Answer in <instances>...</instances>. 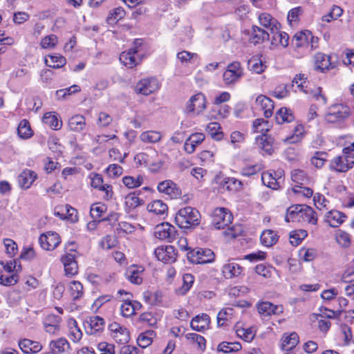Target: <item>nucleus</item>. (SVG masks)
Returning <instances> with one entry per match:
<instances>
[{
  "mask_svg": "<svg viewBox=\"0 0 354 354\" xmlns=\"http://www.w3.org/2000/svg\"><path fill=\"white\" fill-rule=\"evenodd\" d=\"M200 219V212L196 209L187 206L178 211L175 222L180 228L189 229L198 225Z\"/></svg>",
  "mask_w": 354,
  "mask_h": 354,
  "instance_id": "1",
  "label": "nucleus"
},
{
  "mask_svg": "<svg viewBox=\"0 0 354 354\" xmlns=\"http://www.w3.org/2000/svg\"><path fill=\"white\" fill-rule=\"evenodd\" d=\"M351 108L343 104H335L330 106L325 114L324 120L327 123L339 124L351 115Z\"/></svg>",
  "mask_w": 354,
  "mask_h": 354,
  "instance_id": "2",
  "label": "nucleus"
},
{
  "mask_svg": "<svg viewBox=\"0 0 354 354\" xmlns=\"http://www.w3.org/2000/svg\"><path fill=\"white\" fill-rule=\"evenodd\" d=\"M244 75L243 68L237 61L227 64L223 74L224 84L229 87H233L238 83Z\"/></svg>",
  "mask_w": 354,
  "mask_h": 354,
  "instance_id": "3",
  "label": "nucleus"
},
{
  "mask_svg": "<svg viewBox=\"0 0 354 354\" xmlns=\"http://www.w3.org/2000/svg\"><path fill=\"white\" fill-rule=\"evenodd\" d=\"M187 259L194 264L209 263L214 261L215 254L209 248H195L187 253Z\"/></svg>",
  "mask_w": 354,
  "mask_h": 354,
  "instance_id": "4",
  "label": "nucleus"
},
{
  "mask_svg": "<svg viewBox=\"0 0 354 354\" xmlns=\"http://www.w3.org/2000/svg\"><path fill=\"white\" fill-rule=\"evenodd\" d=\"M232 214L225 207L216 208L212 214V224L216 229H224L232 223Z\"/></svg>",
  "mask_w": 354,
  "mask_h": 354,
  "instance_id": "5",
  "label": "nucleus"
},
{
  "mask_svg": "<svg viewBox=\"0 0 354 354\" xmlns=\"http://www.w3.org/2000/svg\"><path fill=\"white\" fill-rule=\"evenodd\" d=\"M154 236L161 241L171 243L177 239L178 232L174 225L162 223L155 227Z\"/></svg>",
  "mask_w": 354,
  "mask_h": 354,
  "instance_id": "6",
  "label": "nucleus"
},
{
  "mask_svg": "<svg viewBox=\"0 0 354 354\" xmlns=\"http://www.w3.org/2000/svg\"><path fill=\"white\" fill-rule=\"evenodd\" d=\"M354 156L342 154L335 157L330 163V169L337 172H346L353 167Z\"/></svg>",
  "mask_w": 354,
  "mask_h": 354,
  "instance_id": "7",
  "label": "nucleus"
},
{
  "mask_svg": "<svg viewBox=\"0 0 354 354\" xmlns=\"http://www.w3.org/2000/svg\"><path fill=\"white\" fill-rule=\"evenodd\" d=\"M159 88L158 80L155 77H149L139 81L135 87V91L138 94L149 95L158 90Z\"/></svg>",
  "mask_w": 354,
  "mask_h": 354,
  "instance_id": "8",
  "label": "nucleus"
},
{
  "mask_svg": "<svg viewBox=\"0 0 354 354\" xmlns=\"http://www.w3.org/2000/svg\"><path fill=\"white\" fill-rule=\"evenodd\" d=\"M206 108V99L202 93H198L191 97L188 101L185 111L187 113H192L198 115Z\"/></svg>",
  "mask_w": 354,
  "mask_h": 354,
  "instance_id": "9",
  "label": "nucleus"
},
{
  "mask_svg": "<svg viewBox=\"0 0 354 354\" xmlns=\"http://www.w3.org/2000/svg\"><path fill=\"white\" fill-rule=\"evenodd\" d=\"M39 242L41 248L51 251L59 245L61 239L57 233L50 231L41 234Z\"/></svg>",
  "mask_w": 354,
  "mask_h": 354,
  "instance_id": "10",
  "label": "nucleus"
},
{
  "mask_svg": "<svg viewBox=\"0 0 354 354\" xmlns=\"http://www.w3.org/2000/svg\"><path fill=\"white\" fill-rule=\"evenodd\" d=\"M157 189L159 192L167 195L170 198H177L181 196V189L171 180H165L158 184Z\"/></svg>",
  "mask_w": 354,
  "mask_h": 354,
  "instance_id": "11",
  "label": "nucleus"
},
{
  "mask_svg": "<svg viewBox=\"0 0 354 354\" xmlns=\"http://www.w3.org/2000/svg\"><path fill=\"white\" fill-rule=\"evenodd\" d=\"M154 254L159 261L165 263H171L176 260L177 254L175 248L172 245L158 247Z\"/></svg>",
  "mask_w": 354,
  "mask_h": 354,
  "instance_id": "12",
  "label": "nucleus"
},
{
  "mask_svg": "<svg viewBox=\"0 0 354 354\" xmlns=\"http://www.w3.org/2000/svg\"><path fill=\"white\" fill-rule=\"evenodd\" d=\"M261 180L264 185L272 189H278L283 182L282 171L274 172V174L270 171L263 172Z\"/></svg>",
  "mask_w": 354,
  "mask_h": 354,
  "instance_id": "13",
  "label": "nucleus"
},
{
  "mask_svg": "<svg viewBox=\"0 0 354 354\" xmlns=\"http://www.w3.org/2000/svg\"><path fill=\"white\" fill-rule=\"evenodd\" d=\"M75 258V255L71 253H66L62 257L66 275L72 277L77 273L78 266Z\"/></svg>",
  "mask_w": 354,
  "mask_h": 354,
  "instance_id": "14",
  "label": "nucleus"
},
{
  "mask_svg": "<svg viewBox=\"0 0 354 354\" xmlns=\"http://www.w3.org/2000/svg\"><path fill=\"white\" fill-rule=\"evenodd\" d=\"M243 272V268L234 260H229L222 268V274L225 279L239 277Z\"/></svg>",
  "mask_w": 354,
  "mask_h": 354,
  "instance_id": "15",
  "label": "nucleus"
},
{
  "mask_svg": "<svg viewBox=\"0 0 354 354\" xmlns=\"http://www.w3.org/2000/svg\"><path fill=\"white\" fill-rule=\"evenodd\" d=\"M257 310L263 316L279 315L283 313L282 306H276L269 301H262L257 304Z\"/></svg>",
  "mask_w": 354,
  "mask_h": 354,
  "instance_id": "16",
  "label": "nucleus"
},
{
  "mask_svg": "<svg viewBox=\"0 0 354 354\" xmlns=\"http://www.w3.org/2000/svg\"><path fill=\"white\" fill-rule=\"evenodd\" d=\"M258 19L261 26L266 28V30L270 32L281 29V24L268 13L260 14Z\"/></svg>",
  "mask_w": 354,
  "mask_h": 354,
  "instance_id": "17",
  "label": "nucleus"
},
{
  "mask_svg": "<svg viewBox=\"0 0 354 354\" xmlns=\"http://www.w3.org/2000/svg\"><path fill=\"white\" fill-rule=\"evenodd\" d=\"M270 32L257 26H252L250 41L254 44H261L270 39Z\"/></svg>",
  "mask_w": 354,
  "mask_h": 354,
  "instance_id": "18",
  "label": "nucleus"
},
{
  "mask_svg": "<svg viewBox=\"0 0 354 354\" xmlns=\"http://www.w3.org/2000/svg\"><path fill=\"white\" fill-rule=\"evenodd\" d=\"M138 50L130 48L127 52H122L120 55V61L127 67L132 68L139 64L136 54Z\"/></svg>",
  "mask_w": 354,
  "mask_h": 354,
  "instance_id": "19",
  "label": "nucleus"
},
{
  "mask_svg": "<svg viewBox=\"0 0 354 354\" xmlns=\"http://www.w3.org/2000/svg\"><path fill=\"white\" fill-rule=\"evenodd\" d=\"M104 327V320L99 316H93L86 321L85 328L86 333L94 335L97 332L102 331Z\"/></svg>",
  "mask_w": 354,
  "mask_h": 354,
  "instance_id": "20",
  "label": "nucleus"
},
{
  "mask_svg": "<svg viewBox=\"0 0 354 354\" xmlns=\"http://www.w3.org/2000/svg\"><path fill=\"white\" fill-rule=\"evenodd\" d=\"M255 104L264 111V116L266 118L272 116L274 102L270 98L266 95H260L257 97Z\"/></svg>",
  "mask_w": 354,
  "mask_h": 354,
  "instance_id": "21",
  "label": "nucleus"
},
{
  "mask_svg": "<svg viewBox=\"0 0 354 354\" xmlns=\"http://www.w3.org/2000/svg\"><path fill=\"white\" fill-rule=\"evenodd\" d=\"M281 342V348L283 351H290L298 344L299 335L295 332L290 334L285 333L282 336Z\"/></svg>",
  "mask_w": 354,
  "mask_h": 354,
  "instance_id": "22",
  "label": "nucleus"
},
{
  "mask_svg": "<svg viewBox=\"0 0 354 354\" xmlns=\"http://www.w3.org/2000/svg\"><path fill=\"white\" fill-rule=\"evenodd\" d=\"M37 174L32 170L25 169L18 176V183L21 187L28 189L37 179Z\"/></svg>",
  "mask_w": 354,
  "mask_h": 354,
  "instance_id": "23",
  "label": "nucleus"
},
{
  "mask_svg": "<svg viewBox=\"0 0 354 354\" xmlns=\"http://www.w3.org/2000/svg\"><path fill=\"white\" fill-rule=\"evenodd\" d=\"M210 324L208 315L202 313L194 317L190 323L191 328L196 331H203L207 329Z\"/></svg>",
  "mask_w": 354,
  "mask_h": 354,
  "instance_id": "24",
  "label": "nucleus"
},
{
  "mask_svg": "<svg viewBox=\"0 0 354 354\" xmlns=\"http://www.w3.org/2000/svg\"><path fill=\"white\" fill-rule=\"evenodd\" d=\"M205 135L202 133L192 134L185 141L184 145L185 151L188 153L194 152L196 147L200 145L205 140Z\"/></svg>",
  "mask_w": 354,
  "mask_h": 354,
  "instance_id": "25",
  "label": "nucleus"
},
{
  "mask_svg": "<svg viewBox=\"0 0 354 354\" xmlns=\"http://www.w3.org/2000/svg\"><path fill=\"white\" fill-rule=\"evenodd\" d=\"M256 143L259 148L264 151L267 154L270 155L272 153L274 139L266 133L256 138Z\"/></svg>",
  "mask_w": 354,
  "mask_h": 354,
  "instance_id": "26",
  "label": "nucleus"
},
{
  "mask_svg": "<svg viewBox=\"0 0 354 354\" xmlns=\"http://www.w3.org/2000/svg\"><path fill=\"white\" fill-rule=\"evenodd\" d=\"M19 346L21 350L26 354L38 353L42 348V345L40 342L29 339H24L19 341Z\"/></svg>",
  "mask_w": 354,
  "mask_h": 354,
  "instance_id": "27",
  "label": "nucleus"
},
{
  "mask_svg": "<svg viewBox=\"0 0 354 354\" xmlns=\"http://www.w3.org/2000/svg\"><path fill=\"white\" fill-rule=\"evenodd\" d=\"M346 216L341 212L331 210L327 212L325 221L332 227H336L340 225L344 221Z\"/></svg>",
  "mask_w": 354,
  "mask_h": 354,
  "instance_id": "28",
  "label": "nucleus"
},
{
  "mask_svg": "<svg viewBox=\"0 0 354 354\" xmlns=\"http://www.w3.org/2000/svg\"><path fill=\"white\" fill-rule=\"evenodd\" d=\"M68 126L70 130L80 132L86 127V119L82 115H75L69 118Z\"/></svg>",
  "mask_w": 354,
  "mask_h": 354,
  "instance_id": "29",
  "label": "nucleus"
},
{
  "mask_svg": "<svg viewBox=\"0 0 354 354\" xmlns=\"http://www.w3.org/2000/svg\"><path fill=\"white\" fill-rule=\"evenodd\" d=\"M143 271L144 269L142 267L133 265L127 269L125 274L129 281L138 285L142 282L141 274Z\"/></svg>",
  "mask_w": 354,
  "mask_h": 354,
  "instance_id": "30",
  "label": "nucleus"
},
{
  "mask_svg": "<svg viewBox=\"0 0 354 354\" xmlns=\"http://www.w3.org/2000/svg\"><path fill=\"white\" fill-rule=\"evenodd\" d=\"M301 210L299 216V221L302 219L303 221H306L308 223L316 225L317 222V218L316 212L314 209L306 205H301Z\"/></svg>",
  "mask_w": 354,
  "mask_h": 354,
  "instance_id": "31",
  "label": "nucleus"
},
{
  "mask_svg": "<svg viewBox=\"0 0 354 354\" xmlns=\"http://www.w3.org/2000/svg\"><path fill=\"white\" fill-rule=\"evenodd\" d=\"M50 351H53L58 354L64 353L70 348V344L68 340L64 337L52 340L49 343Z\"/></svg>",
  "mask_w": 354,
  "mask_h": 354,
  "instance_id": "32",
  "label": "nucleus"
},
{
  "mask_svg": "<svg viewBox=\"0 0 354 354\" xmlns=\"http://www.w3.org/2000/svg\"><path fill=\"white\" fill-rule=\"evenodd\" d=\"M272 35V44L275 45H280L283 47H286L288 46L289 37L288 35L278 29L277 30H274L273 32H270Z\"/></svg>",
  "mask_w": 354,
  "mask_h": 354,
  "instance_id": "33",
  "label": "nucleus"
},
{
  "mask_svg": "<svg viewBox=\"0 0 354 354\" xmlns=\"http://www.w3.org/2000/svg\"><path fill=\"white\" fill-rule=\"evenodd\" d=\"M221 186L227 191L236 192L241 189L243 183L234 178H225L221 183Z\"/></svg>",
  "mask_w": 354,
  "mask_h": 354,
  "instance_id": "34",
  "label": "nucleus"
},
{
  "mask_svg": "<svg viewBox=\"0 0 354 354\" xmlns=\"http://www.w3.org/2000/svg\"><path fill=\"white\" fill-rule=\"evenodd\" d=\"M185 338L189 342V344L197 346V348L203 352L206 348V340L205 339L196 333H187L185 335Z\"/></svg>",
  "mask_w": 354,
  "mask_h": 354,
  "instance_id": "35",
  "label": "nucleus"
},
{
  "mask_svg": "<svg viewBox=\"0 0 354 354\" xmlns=\"http://www.w3.org/2000/svg\"><path fill=\"white\" fill-rule=\"evenodd\" d=\"M162 134L157 131H147L142 132L140 136V139L145 143H156L160 141Z\"/></svg>",
  "mask_w": 354,
  "mask_h": 354,
  "instance_id": "36",
  "label": "nucleus"
},
{
  "mask_svg": "<svg viewBox=\"0 0 354 354\" xmlns=\"http://www.w3.org/2000/svg\"><path fill=\"white\" fill-rule=\"evenodd\" d=\"M260 240L263 245L270 247L277 242L278 237L275 232L266 230L262 232Z\"/></svg>",
  "mask_w": 354,
  "mask_h": 354,
  "instance_id": "37",
  "label": "nucleus"
},
{
  "mask_svg": "<svg viewBox=\"0 0 354 354\" xmlns=\"http://www.w3.org/2000/svg\"><path fill=\"white\" fill-rule=\"evenodd\" d=\"M194 281V277L191 274H185L183 277V284L176 290V293L180 295H185L192 288Z\"/></svg>",
  "mask_w": 354,
  "mask_h": 354,
  "instance_id": "38",
  "label": "nucleus"
},
{
  "mask_svg": "<svg viewBox=\"0 0 354 354\" xmlns=\"http://www.w3.org/2000/svg\"><path fill=\"white\" fill-rule=\"evenodd\" d=\"M276 121L278 124L290 122L294 120L291 111L287 108H281L276 113Z\"/></svg>",
  "mask_w": 354,
  "mask_h": 354,
  "instance_id": "39",
  "label": "nucleus"
},
{
  "mask_svg": "<svg viewBox=\"0 0 354 354\" xmlns=\"http://www.w3.org/2000/svg\"><path fill=\"white\" fill-rule=\"evenodd\" d=\"M234 309L232 308H223L219 311L217 315L218 325L222 326L227 322H230L233 318Z\"/></svg>",
  "mask_w": 354,
  "mask_h": 354,
  "instance_id": "40",
  "label": "nucleus"
},
{
  "mask_svg": "<svg viewBox=\"0 0 354 354\" xmlns=\"http://www.w3.org/2000/svg\"><path fill=\"white\" fill-rule=\"evenodd\" d=\"M43 122L54 130H58L62 127V121L56 115L51 113H46L44 115Z\"/></svg>",
  "mask_w": 354,
  "mask_h": 354,
  "instance_id": "41",
  "label": "nucleus"
},
{
  "mask_svg": "<svg viewBox=\"0 0 354 354\" xmlns=\"http://www.w3.org/2000/svg\"><path fill=\"white\" fill-rule=\"evenodd\" d=\"M147 209L156 214H163L167 210V205L161 200H155L148 205Z\"/></svg>",
  "mask_w": 354,
  "mask_h": 354,
  "instance_id": "42",
  "label": "nucleus"
},
{
  "mask_svg": "<svg viewBox=\"0 0 354 354\" xmlns=\"http://www.w3.org/2000/svg\"><path fill=\"white\" fill-rule=\"evenodd\" d=\"M310 35V32H297L292 37V44L296 48L304 47L308 44V36Z\"/></svg>",
  "mask_w": 354,
  "mask_h": 354,
  "instance_id": "43",
  "label": "nucleus"
},
{
  "mask_svg": "<svg viewBox=\"0 0 354 354\" xmlns=\"http://www.w3.org/2000/svg\"><path fill=\"white\" fill-rule=\"evenodd\" d=\"M17 133L20 138L27 139L32 136V131L28 120H22L19 124Z\"/></svg>",
  "mask_w": 354,
  "mask_h": 354,
  "instance_id": "44",
  "label": "nucleus"
},
{
  "mask_svg": "<svg viewBox=\"0 0 354 354\" xmlns=\"http://www.w3.org/2000/svg\"><path fill=\"white\" fill-rule=\"evenodd\" d=\"M306 80L307 77L304 74H297L292 81V86H293L295 84L297 85V88L300 91L304 93L305 94H308L310 89H308Z\"/></svg>",
  "mask_w": 354,
  "mask_h": 354,
  "instance_id": "45",
  "label": "nucleus"
},
{
  "mask_svg": "<svg viewBox=\"0 0 354 354\" xmlns=\"http://www.w3.org/2000/svg\"><path fill=\"white\" fill-rule=\"evenodd\" d=\"M302 205H296L290 207L287 209V214L286 216L285 220L286 222L299 221V216Z\"/></svg>",
  "mask_w": 354,
  "mask_h": 354,
  "instance_id": "46",
  "label": "nucleus"
},
{
  "mask_svg": "<svg viewBox=\"0 0 354 354\" xmlns=\"http://www.w3.org/2000/svg\"><path fill=\"white\" fill-rule=\"evenodd\" d=\"M125 15V11L122 7H118L111 10L106 18V21L109 24H113L122 19Z\"/></svg>",
  "mask_w": 354,
  "mask_h": 354,
  "instance_id": "47",
  "label": "nucleus"
},
{
  "mask_svg": "<svg viewBox=\"0 0 354 354\" xmlns=\"http://www.w3.org/2000/svg\"><path fill=\"white\" fill-rule=\"evenodd\" d=\"M143 203V200L140 199L135 193H130L125 197V205L130 209L136 208Z\"/></svg>",
  "mask_w": 354,
  "mask_h": 354,
  "instance_id": "48",
  "label": "nucleus"
},
{
  "mask_svg": "<svg viewBox=\"0 0 354 354\" xmlns=\"http://www.w3.org/2000/svg\"><path fill=\"white\" fill-rule=\"evenodd\" d=\"M153 335L154 332L153 330H149L140 334L137 339L138 346L141 348H147L152 343Z\"/></svg>",
  "mask_w": 354,
  "mask_h": 354,
  "instance_id": "49",
  "label": "nucleus"
},
{
  "mask_svg": "<svg viewBox=\"0 0 354 354\" xmlns=\"http://www.w3.org/2000/svg\"><path fill=\"white\" fill-rule=\"evenodd\" d=\"M248 65L250 71L257 74L262 73L267 68V66L262 62V60L257 58L251 59L248 62Z\"/></svg>",
  "mask_w": 354,
  "mask_h": 354,
  "instance_id": "50",
  "label": "nucleus"
},
{
  "mask_svg": "<svg viewBox=\"0 0 354 354\" xmlns=\"http://www.w3.org/2000/svg\"><path fill=\"white\" fill-rule=\"evenodd\" d=\"M241 349V345L239 342H222L218 346V351L223 353L238 351Z\"/></svg>",
  "mask_w": 354,
  "mask_h": 354,
  "instance_id": "51",
  "label": "nucleus"
},
{
  "mask_svg": "<svg viewBox=\"0 0 354 354\" xmlns=\"http://www.w3.org/2000/svg\"><path fill=\"white\" fill-rule=\"evenodd\" d=\"M71 295L74 300L80 299L83 295V286L77 281H73L69 286Z\"/></svg>",
  "mask_w": 354,
  "mask_h": 354,
  "instance_id": "52",
  "label": "nucleus"
},
{
  "mask_svg": "<svg viewBox=\"0 0 354 354\" xmlns=\"http://www.w3.org/2000/svg\"><path fill=\"white\" fill-rule=\"evenodd\" d=\"M291 178L293 182L305 185L308 182V178L304 171L301 169H295L291 172Z\"/></svg>",
  "mask_w": 354,
  "mask_h": 354,
  "instance_id": "53",
  "label": "nucleus"
},
{
  "mask_svg": "<svg viewBox=\"0 0 354 354\" xmlns=\"http://www.w3.org/2000/svg\"><path fill=\"white\" fill-rule=\"evenodd\" d=\"M112 337L117 343L124 344L129 342L130 335L129 330L126 328H123L118 330V333L112 334Z\"/></svg>",
  "mask_w": 354,
  "mask_h": 354,
  "instance_id": "54",
  "label": "nucleus"
},
{
  "mask_svg": "<svg viewBox=\"0 0 354 354\" xmlns=\"http://www.w3.org/2000/svg\"><path fill=\"white\" fill-rule=\"evenodd\" d=\"M123 183L128 188H135L140 186L143 183V178L141 176L136 177L124 176L122 179Z\"/></svg>",
  "mask_w": 354,
  "mask_h": 354,
  "instance_id": "55",
  "label": "nucleus"
},
{
  "mask_svg": "<svg viewBox=\"0 0 354 354\" xmlns=\"http://www.w3.org/2000/svg\"><path fill=\"white\" fill-rule=\"evenodd\" d=\"M328 154L324 151H316L311 158V163L317 168H321L326 162Z\"/></svg>",
  "mask_w": 354,
  "mask_h": 354,
  "instance_id": "56",
  "label": "nucleus"
},
{
  "mask_svg": "<svg viewBox=\"0 0 354 354\" xmlns=\"http://www.w3.org/2000/svg\"><path fill=\"white\" fill-rule=\"evenodd\" d=\"M307 235V231L304 230L294 231L290 234V242L293 245H298Z\"/></svg>",
  "mask_w": 354,
  "mask_h": 354,
  "instance_id": "57",
  "label": "nucleus"
},
{
  "mask_svg": "<svg viewBox=\"0 0 354 354\" xmlns=\"http://www.w3.org/2000/svg\"><path fill=\"white\" fill-rule=\"evenodd\" d=\"M317 67L322 71L330 67V57L324 54H317L315 57Z\"/></svg>",
  "mask_w": 354,
  "mask_h": 354,
  "instance_id": "58",
  "label": "nucleus"
},
{
  "mask_svg": "<svg viewBox=\"0 0 354 354\" xmlns=\"http://www.w3.org/2000/svg\"><path fill=\"white\" fill-rule=\"evenodd\" d=\"M123 304L121 305L120 310L123 317H129L133 315V308L132 307L131 301L127 299H122Z\"/></svg>",
  "mask_w": 354,
  "mask_h": 354,
  "instance_id": "59",
  "label": "nucleus"
},
{
  "mask_svg": "<svg viewBox=\"0 0 354 354\" xmlns=\"http://www.w3.org/2000/svg\"><path fill=\"white\" fill-rule=\"evenodd\" d=\"M308 95H310L313 99L317 102H320L324 105L327 103V97L322 93V89L321 87H317L314 90L310 89Z\"/></svg>",
  "mask_w": 354,
  "mask_h": 354,
  "instance_id": "60",
  "label": "nucleus"
},
{
  "mask_svg": "<svg viewBox=\"0 0 354 354\" xmlns=\"http://www.w3.org/2000/svg\"><path fill=\"white\" fill-rule=\"evenodd\" d=\"M253 129L255 132L264 133L269 131L268 122L264 119H256L253 122Z\"/></svg>",
  "mask_w": 354,
  "mask_h": 354,
  "instance_id": "61",
  "label": "nucleus"
},
{
  "mask_svg": "<svg viewBox=\"0 0 354 354\" xmlns=\"http://www.w3.org/2000/svg\"><path fill=\"white\" fill-rule=\"evenodd\" d=\"M106 209V207L104 205L101 203H95L91 206L90 214L92 218L96 219L101 217Z\"/></svg>",
  "mask_w": 354,
  "mask_h": 354,
  "instance_id": "62",
  "label": "nucleus"
},
{
  "mask_svg": "<svg viewBox=\"0 0 354 354\" xmlns=\"http://www.w3.org/2000/svg\"><path fill=\"white\" fill-rule=\"evenodd\" d=\"M57 43V36L55 35H50L41 39L40 45L43 48H52L55 46Z\"/></svg>",
  "mask_w": 354,
  "mask_h": 354,
  "instance_id": "63",
  "label": "nucleus"
},
{
  "mask_svg": "<svg viewBox=\"0 0 354 354\" xmlns=\"http://www.w3.org/2000/svg\"><path fill=\"white\" fill-rule=\"evenodd\" d=\"M113 121L112 117L106 112H100L98 114L97 124L100 127H108Z\"/></svg>",
  "mask_w": 354,
  "mask_h": 354,
  "instance_id": "64",
  "label": "nucleus"
}]
</instances>
